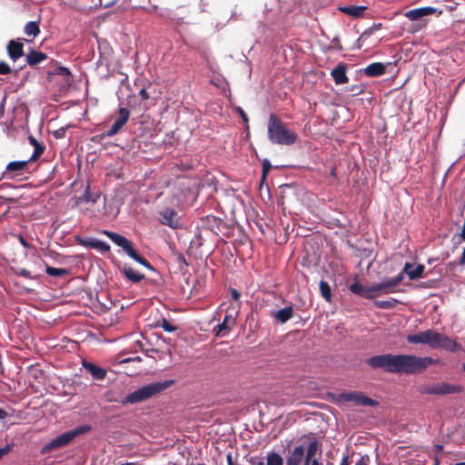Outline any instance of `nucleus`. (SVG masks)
Returning <instances> with one entry per match:
<instances>
[{
	"label": "nucleus",
	"instance_id": "obj_19",
	"mask_svg": "<svg viewBox=\"0 0 465 465\" xmlns=\"http://www.w3.org/2000/svg\"><path fill=\"white\" fill-rule=\"evenodd\" d=\"M83 366L88 372H90V374L92 375V377L94 380L102 381L106 376V371L104 369H103L92 362L84 361Z\"/></svg>",
	"mask_w": 465,
	"mask_h": 465
},
{
	"label": "nucleus",
	"instance_id": "obj_31",
	"mask_svg": "<svg viewBox=\"0 0 465 465\" xmlns=\"http://www.w3.org/2000/svg\"><path fill=\"white\" fill-rule=\"evenodd\" d=\"M406 340L408 342L412 344H427V331L415 334H410L406 337Z\"/></svg>",
	"mask_w": 465,
	"mask_h": 465
},
{
	"label": "nucleus",
	"instance_id": "obj_5",
	"mask_svg": "<svg viewBox=\"0 0 465 465\" xmlns=\"http://www.w3.org/2000/svg\"><path fill=\"white\" fill-rule=\"evenodd\" d=\"M103 233L106 235L114 244L123 248V250L126 252V254L129 257H131L132 259H134L145 268L149 270H153L152 264L134 249L132 242L128 240L126 237L107 230L103 231Z\"/></svg>",
	"mask_w": 465,
	"mask_h": 465
},
{
	"label": "nucleus",
	"instance_id": "obj_16",
	"mask_svg": "<svg viewBox=\"0 0 465 465\" xmlns=\"http://www.w3.org/2000/svg\"><path fill=\"white\" fill-rule=\"evenodd\" d=\"M347 64L344 63H339L331 72V75L333 78L336 84H343L349 82V78L346 75Z\"/></svg>",
	"mask_w": 465,
	"mask_h": 465
},
{
	"label": "nucleus",
	"instance_id": "obj_27",
	"mask_svg": "<svg viewBox=\"0 0 465 465\" xmlns=\"http://www.w3.org/2000/svg\"><path fill=\"white\" fill-rule=\"evenodd\" d=\"M123 273L128 280L133 282H139L144 278L143 274L140 273L138 271L133 269L130 266H124L123 268Z\"/></svg>",
	"mask_w": 465,
	"mask_h": 465
},
{
	"label": "nucleus",
	"instance_id": "obj_57",
	"mask_svg": "<svg viewBox=\"0 0 465 465\" xmlns=\"http://www.w3.org/2000/svg\"><path fill=\"white\" fill-rule=\"evenodd\" d=\"M462 370H463V371L465 372V361H464V362H463V364H462Z\"/></svg>",
	"mask_w": 465,
	"mask_h": 465
},
{
	"label": "nucleus",
	"instance_id": "obj_39",
	"mask_svg": "<svg viewBox=\"0 0 465 465\" xmlns=\"http://www.w3.org/2000/svg\"><path fill=\"white\" fill-rule=\"evenodd\" d=\"M94 249H97V250H100V251H103V252H109L110 251V246L106 242H104L103 241H100V240H97L95 242Z\"/></svg>",
	"mask_w": 465,
	"mask_h": 465
},
{
	"label": "nucleus",
	"instance_id": "obj_51",
	"mask_svg": "<svg viewBox=\"0 0 465 465\" xmlns=\"http://www.w3.org/2000/svg\"><path fill=\"white\" fill-rule=\"evenodd\" d=\"M304 463L305 465H311L312 464V460H314L313 458H308L307 455H305V459H304Z\"/></svg>",
	"mask_w": 465,
	"mask_h": 465
},
{
	"label": "nucleus",
	"instance_id": "obj_24",
	"mask_svg": "<svg viewBox=\"0 0 465 465\" xmlns=\"http://www.w3.org/2000/svg\"><path fill=\"white\" fill-rule=\"evenodd\" d=\"M435 9L433 7H420L410 10L407 13V17L411 20H418L423 16L433 14Z\"/></svg>",
	"mask_w": 465,
	"mask_h": 465
},
{
	"label": "nucleus",
	"instance_id": "obj_12",
	"mask_svg": "<svg viewBox=\"0 0 465 465\" xmlns=\"http://www.w3.org/2000/svg\"><path fill=\"white\" fill-rule=\"evenodd\" d=\"M338 401L349 402L352 401L359 406H376V401L365 396L360 391H346L336 396Z\"/></svg>",
	"mask_w": 465,
	"mask_h": 465
},
{
	"label": "nucleus",
	"instance_id": "obj_21",
	"mask_svg": "<svg viewBox=\"0 0 465 465\" xmlns=\"http://www.w3.org/2000/svg\"><path fill=\"white\" fill-rule=\"evenodd\" d=\"M385 69L382 63H372L364 69V74L369 77H378L385 74Z\"/></svg>",
	"mask_w": 465,
	"mask_h": 465
},
{
	"label": "nucleus",
	"instance_id": "obj_48",
	"mask_svg": "<svg viewBox=\"0 0 465 465\" xmlns=\"http://www.w3.org/2000/svg\"><path fill=\"white\" fill-rule=\"evenodd\" d=\"M7 417V412L0 408V420H5Z\"/></svg>",
	"mask_w": 465,
	"mask_h": 465
},
{
	"label": "nucleus",
	"instance_id": "obj_54",
	"mask_svg": "<svg viewBox=\"0 0 465 465\" xmlns=\"http://www.w3.org/2000/svg\"><path fill=\"white\" fill-rule=\"evenodd\" d=\"M311 465H321L318 460H312Z\"/></svg>",
	"mask_w": 465,
	"mask_h": 465
},
{
	"label": "nucleus",
	"instance_id": "obj_53",
	"mask_svg": "<svg viewBox=\"0 0 465 465\" xmlns=\"http://www.w3.org/2000/svg\"><path fill=\"white\" fill-rule=\"evenodd\" d=\"M331 175L334 178L336 177V168L335 167H331Z\"/></svg>",
	"mask_w": 465,
	"mask_h": 465
},
{
	"label": "nucleus",
	"instance_id": "obj_28",
	"mask_svg": "<svg viewBox=\"0 0 465 465\" xmlns=\"http://www.w3.org/2000/svg\"><path fill=\"white\" fill-rule=\"evenodd\" d=\"M29 162V160L10 162L6 165L5 173H4V175H6L8 173H16L24 170L27 166Z\"/></svg>",
	"mask_w": 465,
	"mask_h": 465
},
{
	"label": "nucleus",
	"instance_id": "obj_2",
	"mask_svg": "<svg viewBox=\"0 0 465 465\" xmlns=\"http://www.w3.org/2000/svg\"><path fill=\"white\" fill-rule=\"evenodd\" d=\"M173 383V381H164L153 382L144 386H142L138 390L127 394L121 399L113 397L111 394H106V400L108 402H117L122 405L135 404L144 401H147L153 396L160 394L166 389H168Z\"/></svg>",
	"mask_w": 465,
	"mask_h": 465
},
{
	"label": "nucleus",
	"instance_id": "obj_9",
	"mask_svg": "<svg viewBox=\"0 0 465 465\" xmlns=\"http://www.w3.org/2000/svg\"><path fill=\"white\" fill-rule=\"evenodd\" d=\"M427 345L431 349H444L451 352L460 349L456 341L434 330H427Z\"/></svg>",
	"mask_w": 465,
	"mask_h": 465
},
{
	"label": "nucleus",
	"instance_id": "obj_49",
	"mask_svg": "<svg viewBox=\"0 0 465 465\" xmlns=\"http://www.w3.org/2000/svg\"><path fill=\"white\" fill-rule=\"evenodd\" d=\"M340 465H349V458H348V456H344L342 458Z\"/></svg>",
	"mask_w": 465,
	"mask_h": 465
},
{
	"label": "nucleus",
	"instance_id": "obj_44",
	"mask_svg": "<svg viewBox=\"0 0 465 465\" xmlns=\"http://www.w3.org/2000/svg\"><path fill=\"white\" fill-rule=\"evenodd\" d=\"M236 111L241 115V117L243 120V122L247 123L248 122V117H247L246 114L244 113V111L241 107H237Z\"/></svg>",
	"mask_w": 465,
	"mask_h": 465
},
{
	"label": "nucleus",
	"instance_id": "obj_55",
	"mask_svg": "<svg viewBox=\"0 0 465 465\" xmlns=\"http://www.w3.org/2000/svg\"><path fill=\"white\" fill-rule=\"evenodd\" d=\"M436 448H437V450H441L442 446L441 445H437Z\"/></svg>",
	"mask_w": 465,
	"mask_h": 465
},
{
	"label": "nucleus",
	"instance_id": "obj_25",
	"mask_svg": "<svg viewBox=\"0 0 465 465\" xmlns=\"http://www.w3.org/2000/svg\"><path fill=\"white\" fill-rule=\"evenodd\" d=\"M339 9L342 13H344L353 18H359L363 15L364 11L367 8H366V6H363V5H349V6L340 7Z\"/></svg>",
	"mask_w": 465,
	"mask_h": 465
},
{
	"label": "nucleus",
	"instance_id": "obj_50",
	"mask_svg": "<svg viewBox=\"0 0 465 465\" xmlns=\"http://www.w3.org/2000/svg\"><path fill=\"white\" fill-rule=\"evenodd\" d=\"M460 264H465V249L463 250V252L461 253V256H460Z\"/></svg>",
	"mask_w": 465,
	"mask_h": 465
},
{
	"label": "nucleus",
	"instance_id": "obj_35",
	"mask_svg": "<svg viewBox=\"0 0 465 465\" xmlns=\"http://www.w3.org/2000/svg\"><path fill=\"white\" fill-rule=\"evenodd\" d=\"M100 197L99 194H92L89 193V186L87 187L86 191L84 192V193L79 197L78 199V202L81 203V202H84V203H96L97 199Z\"/></svg>",
	"mask_w": 465,
	"mask_h": 465
},
{
	"label": "nucleus",
	"instance_id": "obj_43",
	"mask_svg": "<svg viewBox=\"0 0 465 465\" xmlns=\"http://www.w3.org/2000/svg\"><path fill=\"white\" fill-rule=\"evenodd\" d=\"M139 95H140V97H141V99H142V100H147V99H149V97H150V96H149V94H148V92L146 91V89H145V88H142V89L140 90V92H139Z\"/></svg>",
	"mask_w": 465,
	"mask_h": 465
},
{
	"label": "nucleus",
	"instance_id": "obj_1",
	"mask_svg": "<svg viewBox=\"0 0 465 465\" xmlns=\"http://www.w3.org/2000/svg\"><path fill=\"white\" fill-rule=\"evenodd\" d=\"M435 363L431 357H418L410 354H381L367 360V364L373 369H381L390 373L416 374L421 373Z\"/></svg>",
	"mask_w": 465,
	"mask_h": 465
},
{
	"label": "nucleus",
	"instance_id": "obj_38",
	"mask_svg": "<svg viewBox=\"0 0 465 465\" xmlns=\"http://www.w3.org/2000/svg\"><path fill=\"white\" fill-rule=\"evenodd\" d=\"M158 326L162 327L167 332H173L177 330V327L172 325L166 319H162L158 322Z\"/></svg>",
	"mask_w": 465,
	"mask_h": 465
},
{
	"label": "nucleus",
	"instance_id": "obj_42",
	"mask_svg": "<svg viewBox=\"0 0 465 465\" xmlns=\"http://www.w3.org/2000/svg\"><path fill=\"white\" fill-rule=\"evenodd\" d=\"M98 239H94V238H90V239H87L85 241H83L82 242V244L86 246V247H91V248H94V244H95V242L97 241Z\"/></svg>",
	"mask_w": 465,
	"mask_h": 465
},
{
	"label": "nucleus",
	"instance_id": "obj_11",
	"mask_svg": "<svg viewBox=\"0 0 465 465\" xmlns=\"http://www.w3.org/2000/svg\"><path fill=\"white\" fill-rule=\"evenodd\" d=\"M420 391L421 393L430 395H447L461 392L462 387L460 385L440 382L431 385H423L420 387Z\"/></svg>",
	"mask_w": 465,
	"mask_h": 465
},
{
	"label": "nucleus",
	"instance_id": "obj_14",
	"mask_svg": "<svg viewBox=\"0 0 465 465\" xmlns=\"http://www.w3.org/2000/svg\"><path fill=\"white\" fill-rule=\"evenodd\" d=\"M160 222L172 229L181 227L178 213L172 208H165L160 212Z\"/></svg>",
	"mask_w": 465,
	"mask_h": 465
},
{
	"label": "nucleus",
	"instance_id": "obj_47",
	"mask_svg": "<svg viewBox=\"0 0 465 465\" xmlns=\"http://www.w3.org/2000/svg\"><path fill=\"white\" fill-rule=\"evenodd\" d=\"M10 450V447L6 446L5 448L0 449V460L3 458L4 455L7 454Z\"/></svg>",
	"mask_w": 465,
	"mask_h": 465
},
{
	"label": "nucleus",
	"instance_id": "obj_23",
	"mask_svg": "<svg viewBox=\"0 0 465 465\" xmlns=\"http://www.w3.org/2000/svg\"><path fill=\"white\" fill-rule=\"evenodd\" d=\"M272 315L280 323H285L292 317L293 309L292 306H287V307H284L275 312H272Z\"/></svg>",
	"mask_w": 465,
	"mask_h": 465
},
{
	"label": "nucleus",
	"instance_id": "obj_33",
	"mask_svg": "<svg viewBox=\"0 0 465 465\" xmlns=\"http://www.w3.org/2000/svg\"><path fill=\"white\" fill-rule=\"evenodd\" d=\"M321 295L330 302L331 301V289L329 283L325 281H321L319 284Z\"/></svg>",
	"mask_w": 465,
	"mask_h": 465
},
{
	"label": "nucleus",
	"instance_id": "obj_8",
	"mask_svg": "<svg viewBox=\"0 0 465 465\" xmlns=\"http://www.w3.org/2000/svg\"><path fill=\"white\" fill-rule=\"evenodd\" d=\"M91 430V426L83 425L76 427L74 430L65 431L56 438L53 439L50 442L45 444L42 449V453H49L52 450L60 449L62 447L67 446L70 444L77 436L84 434Z\"/></svg>",
	"mask_w": 465,
	"mask_h": 465
},
{
	"label": "nucleus",
	"instance_id": "obj_7",
	"mask_svg": "<svg viewBox=\"0 0 465 465\" xmlns=\"http://www.w3.org/2000/svg\"><path fill=\"white\" fill-rule=\"evenodd\" d=\"M103 233L106 235L114 244L123 248V250L126 252V254L129 257H131L132 259H134L145 268L149 270H153L152 264L134 249L132 242L128 240L126 237L107 230L103 231Z\"/></svg>",
	"mask_w": 465,
	"mask_h": 465
},
{
	"label": "nucleus",
	"instance_id": "obj_32",
	"mask_svg": "<svg viewBox=\"0 0 465 465\" xmlns=\"http://www.w3.org/2000/svg\"><path fill=\"white\" fill-rule=\"evenodd\" d=\"M399 303V301L394 298L389 300H377L374 302V305L380 309H392Z\"/></svg>",
	"mask_w": 465,
	"mask_h": 465
},
{
	"label": "nucleus",
	"instance_id": "obj_4",
	"mask_svg": "<svg viewBox=\"0 0 465 465\" xmlns=\"http://www.w3.org/2000/svg\"><path fill=\"white\" fill-rule=\"evenodd\" d=\"M268 138L272 143L292 145L297 141L298 135L288 129L276 114H271L268 122Z\"/></svg>",
	"mask_w": 465,
	"mask_h": 465
},
{
	"label": "nucleus",
	"instance_id": "obj_52",
	"mask_svg": "<svg viewBox=\"0 0 465 465\" xmlns=\"http://www.w3.org/2000/svg\"><path fill=\"white\" fill-rule=\"evenodd\" d=\"M226 459H227L228 465H234L231 454L227 455Z\"/></svg>",
	"mask_w": 465,
	"mask_h": 465
},
{
	"label": "nucleus",
	"instance_id": "obj_3",
	"mask_svg": "<svg viewBox=\"0 0 465 465\" xmlns=\"http://www.w3.org/2000/svg\"><path fill=\"white\" fill-rule=\"evenodd\" d=\"M402 280V274L399 273L395 277L387 279L371 287H364L361 282H355L350 285V291L361 297L371 300L380 292L385 294L393 292L394 288L398 286Z\"/></svg>",
	"mask_w": 465,
	"mask_h": 465
},
{
	"label": "nucleus",
	"instance_id": "obj_6",
	"mask_svg": "<svg viewBox=\"0 0 465 465\" xmlns=\"http://www.w3.org/2000/svg\"><path fill=\"white\" fill-rule=\"evenodd\" d=\"M103 233L106 235L114 244L123 248V250L126 252V254L129 257H131L132 259H134L145 268L149 270H153L152 264L134 249L132 242L128 240L126 237L107 230L103 231Z\"/></svg>",
	"mask_w": 465,
	"mask_h": 465
},
{
	"label": "nucleus",
	"instance_id": "obj_56",
	"mask_svg": "<svg viewBox=\"0 0 465 465\" xmlns=\"http://www.w3.org/2000/svg\"><path fill=\"white\" fill-rule=\"evenodd\" d=\"M439 464H440V461L438 460H436L433 465H439Z\"/></svg>",
	"mask_w": 465,
	"mask_h": 465
},
{
	"label": "nucleus",
	"instance_id": "obj_40",
	"mask_svg": "<svg viewBox=\"0 0 465 465\" xmlns=\"http://www.w3.org/2000/svg\"><path fill=\"white\" fill-rule=\"evenodd\" d=\"M11 71V67L6 62L0 61V74H8Z\"/></svg>",
	"mask_w": 465,
	"mask_h": 465
},
{
	"label": "nucleus",
	"instance_id": "obj_46",
	"mask_svg": "<svg viewBox=\"0 0 465 465\" xmlns=\"http://www.w3.org/2000/svg\"><path fill=\"white\" fill-rule=\"evenodd\" d=\"M19 241L24 247H25V248L31 247V245L28 243V242L22 235H19Z\"/></svg>",
	"mask_w": 465,
	"mask_h": 465
},
{
	"label": "nucleus",
	"instance_id": "obj_58",
	"mask_svg": "<svg viewBox=\"0 0 465 465\" xmlns=\"http://www.w3.org/2000/svg\"><path fill=\"white\" fill-rule=\"evenodd\" d=\"M456 465H464V463H457Z\"/></svg>",
	"mask_w": 465,
	"mask_h": 465
},
{
	"label": "nucleus",
	"instance_id": "obj_17",
	"mask_svg": "<svg viewBox=\"0 0 465 465\" xmlns=\"http://www.w3.org/2000/svg\"><path fill=\"white\" fill-rule=\"evenodd\" d=\"M6 49L8 56L13 61H16L25 54L24 45L21 41L10 40Z\"/></svg>",
	"mask_w": 465,
	"mask_h": 465
},
{
	"label": "nucleus",
	"instance_id": "obj_15",
	"mask_svg": "<svg viewBox=\"0 0 465 465\" xmlns=\"http://www.w3.org/2000/svg\"><path fill=\"white\" fill-rule=\"evenodd\" d=\"M235 324V318L232 314H226L223 321L219 323L214 329L216 337H223L229 333L232 327Z\"/></svg>",
	"mask_w": 465,
	"mask_h": 465
},
{
	"label": "nucleus",
	"instance_id": "obj_34",
	"mask_svg": "<svg viewBox=\"0 0 465 465\" xmlns=\"http://www.w3.org/2000/svg\"><path fill=\"white\" fill-rule=\"evenodd\" d=\"M318 451H320V453L322 452L321 446L319 442L316 440H314L309 443L306 455L308 456V458L315 459L314 457Z\"/></svg>",
	"mask_w": 465,
	"mask_h": 465
},
{
	"label": "nucleus",
	"instance_id": "obj_45",
	"mask_svg": "<svg viewBox=\"0 0 465 465\" xmlns=\"http://www.w3.org/2000/svg\"><path fill=\"white\" fill-rule=\"evenodd\" d=\"M231 294H232V298L234 301H238L240 299V297H241V293L236 289H232L231 290Z\"/></svg>",
	"mask_w": 465,
	"mask_h": 465
},
{
	"label": "nucleus",
	"instance_id": "obj_37",
	"mask_svg": "<svg viewBox=\"0 0 465 465\" xmlns=\"http://www.w3.org/2000/svg\"><path fill=\"white\" fill-rule=\"evenodd\" d=\"M13 271L16 275L22 276L26 279H35L37 277L36 274H33L31 271L25 268H13Z\"/></svg>",
	"mask_w": 465,
	"mask_h": 465
},
{
	"label": "nucleus",
	"instance_id": "obj_26",
	"mask_svg": "<svg viewBox=\"0 0 465 465\" xmlns=\"http://www.w3.org/2000/svg\"><path fill=\"white\" fill-rule=\"evenodd\" d=\"M37 260L40 263L45 265V272L48 275L53 277H64L68 274V270L64 268H54L49 266L43 259L37 257Z\"/></svg>",
	"mask_w": 465,
	"mask_h": 465
},
{
	"label": "nucleus",
	"instance_id": "obj_10",
	"mask_svg": "<svg viewBox=\"0 0 465 465\" xmlns=\"http://www.w3.org/2000/svg\"><path fill=\"white\" fill-rule=\"evenodd\" d=\"M47 80L56 85L59 92H66L73 83V76L68 68L58 66L54 71L48 72Z\"/></svg>",
	"mask_w": 465,
	"mask_h": 465
},
{
	"label": "nucleus",
	"instance_id": "obj_18",
	"mask_svg": "<svg viewBox=\"0 0 465 465\" xmlns=\"http://www.w3.org/2000/svg\"><path fill=\"white\" fill-rule=\"evenodd\" d=\"M424 265L418 264L417 266L411 263L406 262L403 268V272H401L402 275L406 273L410 280H417L423 276Z\"/></svg>",
	"mask_w": 465,
	"mask_h": 465
},
{
	"label": "nucleus",
	"instance_id": "obj_22",
	"mask_svg": "<svg viewBox=\"0 0 465 465\" xmlns=\"http://www.w3.org/2000/svg\"><path fill=\"white\" fill-rule=\"evenodd\" d=\"M48 58L47 54L36 50H31L26 54V62L30 66H35Z\"/></svg>",
	"mask_w": 465,
	"mask_h": 465
},
{
	"label": "nucleus",
	"instance_id": "obj_41",
	"mask_svg": "<svg viewBox=\"0 0 465 465\" xmlns=\"http://www.w3.org/2000/svg\"><path fill=\"white\" fill-rule=\"evenodd\" d=\"M272 165L268 160H264L262 163V178L264 179L268 173V172L271 170Z\"/></svg>",
	"mask_w": 465,
	"mask_h": 465
},
{
	"label": "nucleus",
	"instance_id": "obj_13",
	"mask_svg": "<svg viewBox=\"0 0 465 465\" xmlns=\"http://www.w3.org/2000/svg\"><path fill=\"white\" fill-rule=\"evenodd\" d=\"M130 117V112L127 108H120L118 111V117L114 122L110 129L105 133V136L113 137L120 132L124 125L127 123Z\"/></svg>",
	"mask_w": 465,
	"mask_h": 465
},
{
	"label": "nucleus",
	"instance_id": "obj_36",
	"mask_svg": "<svg viewBox=\"0 0 465 465\" xmlns=\"http://www.w3.org/2000/svg\"><path fill=\"white\" fill-rule=\"evenodd\" d=\"M267 465H283V460L278 453L271 452L267 456Z\"/></svg>",
	"mask_w": 465,
	"mask_h": 465
},
{
	"label": "nucleus",
	"instance_id": "obj_30",
	"mask_svg": "<svg viewBox=\"0 0 465 465\" xmlns=\"http://www.w3.org/2000/svg\"><path fill=\"white\" fill-rule=\"evenodd\" d=\"M25 34L32 38H35L40 34V28L38 22H28L24 28Z\"/></svg>",
	"mask_w": 465,
	"mask_h": 465
},
{
	"label": "nucleus",
	"instance_id": "obj_59",
	"mask_svg": "<svg viewBox=\"0 0 465 465\" xmlns=\"http://www.w3.org/2000/svg\"><path fill=\"white\" fill-rule=\"evenodd\" d=\"M356 465H361V461H359Z\"/></svg>",
	"mask_w": 465,
	"mask_h": 465
},
{
	"label": "nucleus",
	"instance_id": "obj_29",
	"mask_svg": "<svg viewBox=\"0 0 465 465\" xmlns=\"http://www.w3.org/2000/svg\"><path fill=\"white\" fill-rule=\"evenodd\" d=\"M29 141L35 147L34 153L29 161H35L43 154L45 147L32 135L29 136Z\"/></svg>",
	"mask_w": 465,
	"mask_h": 465
},
{
	"label": "nucleus",
	"instance_id": "obj_20",
	"mask_svg": "<svg viewBox=\"0 0 465 465\" xmlns=\"http://www.w3.org/2000/svg\"><path fill=\"white\" fill-rule=\"evenodd\" d=\"M304 458V448L300 445L294 448V450L287 457L286 465H299Z\"/></svg>",
	"mask_w": 465,
	"mask_h": 465
}]
</instances>
